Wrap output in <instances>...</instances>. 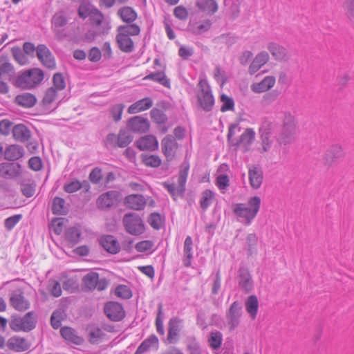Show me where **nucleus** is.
<instances>
[{"instance_id": "obj_1", "label": "nucleus", "mask_w": 354, "mask_h": 354, "mask_svg": "<svg viewBox=\"0 0 354 354\" xmlns=\"http://www.w3.org/2000/svg\"><path fill=\"white\" fill-rule=\"evenodd\" d=\"M261 206L259 196L251 197L245 203L233 205L232 211L239 222L245 225H250L257 216Z\"/></svg>"}, {"instance_id": "obj_2", "label": "nucleus", "mask_w": 354, "mask_h": 354, "mask_svg": "<svg viewBox=\"0 0 354 354\" xmlns=\"http://www.w3.org/2000/svg\"><path fill=\"white\" fill-rule=\"evenodd\" d=\"M44 77L43 71L33 68L19 73L14 80V85L22 89H32L41 84Z\"/></svg>"}, {"instance_id": "obj_3", "label": "nucleus", "mask_w": 354, "mask_h": 354, "mask_svg": "<svg viewBox=\"0 0 354 354\" xmlns=\"http://www.w3.org/2000/svg\"><path fill=\"white\" fill-rule=\"evenodd\" d=\"M297 120L290 113H285L282 127L277 136V141L281 145L292 143L297 135Z\"/></svg>"}, {"instance_id": "obj_4", "label": "nucleus", "mask_w": 354, "mask_h": 354, "mask_svg": "<svg viewBox=\"0 0 354 354\" xmlns=\"http://www.w3.org/2000/svg\"><path fill=\"white\" fill-rule=\"evenodd\" d=\"M122 223L126 231L135 236L140 235L145 232V224L140 216L136 213L124 214Z\"/></svg>"}, {"instance_id": "obj_5", "label": "nucleus", "mask_w": 354, "mask_h": 354, "mask_svg": "<svg viewBox=\"0 0 354 354\" xmlns=\"http://www.w3.org/2000/svg\"><path fill=\"white\" fill-rule=\"evenodd\" d=\"M36 319L33 312H28L24 317L12 316L10 323L15 331H29L35 327Z\"/></svg>"}, {"instance_id": "obj_6", "label": "nucleus", "mask_w": 354, "mask_h": 354, "mask_svg": "<svg viewBox=\"0 0 354 354\" xmlns=\"http://www.w3.org/2000/svg\"><path fill=\"white\" fill-rule=\"evenodd\" d=\"M189 165L188 163L184 162L181 167L178 178V185L176 186L174 184H165V187L167 188L168 192L172 196H180L183 194L185 189V184L187 182V178Z\"/></svg>"}, {"instance_id": "obj_7", "label": "nucleus", "mask_w": 354, "mask_h": 354, "mask_svg": "<svg viewBox=\"0 0 354 354\" xmlns=\"http://www.w3.org/2000/svg\"><path fill=\"white\" fill-rule=\"evenodd\" d=\"M242 315L243 310L241 304L238 301H234L226 311L225 314L227 324L230 330H234L239 326Z\"/></svg>"}, {"instance_id": "obj_8", "label": "nucleus", "mask_w": 354, "mask_h": 354, "mask_svg": "<svg viewBox=\"0 0 354 354\" xmlns=\"http://www.w3.org/2000/svg\"><path fill=\"white\" fill-rule=\"evenodd\" d=\"M201 92L198 93V100L203 110L209 111L212 109L214 100L211 93L209 86L205 80H201L198 82Z\"/></svg>"}, {"instance_id": "obj_9", "label": "nucleus", "mask_w": 354, "mask_h": 354, "mask_svg": "<svg viewBox=\"0 0 354 354\" xmlns=\"http://www.w3.org/2000/svg\"><path fill=\"white\" fill-rule=\"evenodd\" d=\"M259 135L261 146L257 148V151L261 154H264L271 150L273 143L270 124H263L259 129Z\"/></svg>"}, {"instance_id": "obj_10", "label": "nucleus", "mask_w": 354, "mask_h": 354, "mask_svg": "<svg viewBox=\"0 0 354 354\" xmlns=\"http://www.w3.org/2000/svg\"><path fill=\"white\" fill-rule=\"evenodd\" d=\"M239 288L245 294L251 292L254 289V281L249 270L245 267H240L236 277Z\"/></svg>"}, {"instance_id": "obj_11", "label": "nucleus", "mask_w": 354, "mask_h": 354, "mask_svg": "<svg viewBox=\"0 0 354 354\" xmlns=\"http://www.w3.org/2000/svg\"><path fill=\"white\" fill-rule=\"evenodd\" d=\"M10 304L19 311H25L30 307L29 301L25 299L21 289H16L10 293Z\"/></svg>"}, {"instance_id": "obj_12", "label": "nucleus", "mask_w": 354, "mask_h": 354, "mask_svg": "<svg viewBox=\"0 0 354 354\" xmlns=\"http://www.w3.org/2000/svg\"><path fill=\"white\" fill-rule=\"evenodd\" d=\"M183 327V320L175 317L169 322L168 334L167 339L169 344H175L178 339L179 333Z\"/></svg>"}, {"instance_id": "obj_13", "label": "nucleus", "mask_w": 354, "mask_h": 354, "mask_svg": "<svg viewBox=\"0 0 354 354\" xmlns=\"http://www.w3.org/2000/svg\"><path fill=\"white\" fill-rule=\"evenodd\" d=\"M178 147V143L171 135L166 136L161 141L162 152L168 161H171L174 158Z\"/></svg>"}, {"instance_id": "obj_14", "label": "nucleus", "mask_w": 354, "mask_h": 354, "mask_svg": "<svg viewBox=\"0 0 354 354\" xmlns=\"http://www.w3.org/2000/svg\"><path fill=\"white\" fill-rule=\"evenodd\" d=\"M255 135L252 129L248 128L236 140L233 146L241 149L244 152L248 151L255 140Z\"/></svg>"}, {"instance_id": "obj_15", "label": "nucleus", "mask_w": 354, "mask_h": 354, "mask_svg": "<svg viewBox=\"0 0 354 354\" xmlns=\"http://www.w3.org/2000/svg\"><path fill=\"white\" fill-rule=\"evenodd\" d=\"M150 124L147 118L138 115L130 118L127 122V127L136 133H145L149 129Z\"/></svg>"}, {"instance_id": "obj_16", "label": "nucleus", "mask_w": 354, "mask_h": 354, "mask_svg": "<svg viewBox=\"0 0 354 354\" xmlns=\"http://www.w3.org/2000/svg\"><path fill=\"white\" fill-rule=\"evenodd\" d=\"M106 315L112 321L118 322L124 317L125 312L121 304L118 302H109L104 307Z\"/></svg>"}, {"instance_id": "obj_17", "label": "nucleus", "mask_w": 354, "mask_h": 354, "mask_svg": "<svg viewBox=\"0 0 354 354\" xmlns=\"http://www.w3.org/2000/svg\"><path fill=\"white\" fill-rule=\"evenodd\" d=\"M36 53L38 59L44 66L50 69L55 68L56 63L54 56L46 46H37Z\"/></svg>"}, {"instance_id": "obj_18", "label": "nucleus", "mask_w": 354, "mask_h": 354, "mask_svg": "<svg viewBox=\"0 0 354 354\" xmlns=\"http://www.w3.org/2000/svg\"><path fill=\"white\" fill-rule=\"evenodd\" d=\"M89 19L91 25L97 28L100 34H104L111 28L109 24L104 20L103 14L97 8L91 12Z\"/></svg>"}, {"instance_id": "obj_19", "label": "nucleus", "mask_w": 354, "mask_h": 354, "mask_svg": "<svg viewBox=\"0 0 354 354\" xmlns=\"http://www.w3.org/2000/svg\"><path fill=\"white\" fill-rule=\"evenodd\" d=\"M83 283L89 290L97 288V290H102L106 286L104 280H99V275L96 272L86 274L83 278Z\"/></svg>"}, {"instance_id": "obj_20", "label": "nucleus", "mask_w": 354, "mask_h": 354, "mask_svg": "<svg viewBox=\"0 0 354 354\" xmlns=\"http://www.w3.org/2000/svg\"><path fill=\"white\" fill-rule=\"evenodd\" d=\"M140 151H156L158 149L157 138L153 135H147L139 138L136 142Z\"/></svg>"}, {"instance_id": "obj_21", "label": "nucleus", "mask_w": 354, "mask_h": 354, "mask_svg": "<svg viewBox=\"0 0 354 354\" xmlns=\"http://www.w3.org/2000/svg\"><path fill=\"white\" fill-rule=\"evenodd\" d=\"M118 192L109 191L101 194L97 200V205L100 209H107L117 203Z\"/></svg>"}, {"instance_id": "obj_22", "label": "nucleus", "mask_w": 354, "mask_h": 354, "mask_svg": "<svg viewBox=\"0 0 354 354\" xmlns=\"http://www.w3.org/2000/svg\"><path fill=\"white\" fill-rule=\"evenodd\" d=\"M20 165L15 163L3 162L0 164V176L11 179L20 174Z\"/></svg>"}, {"instance_id": "obj_23", "label": "nucleus", "mask_w": 354, "mask_h": 354, "mask_svg": "<svg viewBox=\"0 0 354 354\" xmlns=\"http://www.w3.org/2000/svg\"><path fill=\"white\" fill-rule=\"evenodd\" d=\"M344 155V149L341 145H332L324 154V162L326 165H331L335 160L343 158Z\"/></svg>"}, {"instance_id": "obj_24", "label": "nucleus", "mask_w": 354, "mask_h": 354, "mask_svg": "<svg viewBox=\"0 0 354 354\" xmlns=\"http://www.w3.org/2000/svg\"><path fill=\"white\" fill-rule=\"evenodd\" d=\"M275 82L276 79L274 76H266L261 82L253 83L250 88L255 93H261L272 88Z\"/></svg>"}, {"instance_id": "obj_25", "label": "nucleus", "mask_w": 354, "mask_h": 354, "mask_svg": "<svg viewBox=\"0 0 354 354\" xmlns=\"http://www.w3.org/2000/svg\"><path fill=\"white\" fill-rule=\"evenodd\" d=\"M250 184L254 189H258L261 187L263 182V171L261 168L252 165L248 171Z\"/></svg>"}, {"instance_id": "obj_26", "label": "nucleus", "mask_w": 354, "mask_h": 354, "mask_svg": "<svg viewBox=\"0 0 354 354\" xmlns=\"http://www.w3.org/2000/svg\"><path fill=\"white\" fill-rule=\"evenodd\" d=\"M124 202L127 207L135 210H141L146 205L145 198L140 194L129 195L125 198Z\"/></svg>"}, {"instance_id": "obj_27", "label": "nucleus", "mask_w": 354, "mask_h": 354, "mask_svg": "<svg viewBox=\"0 0 354 354\" xmlns=\"http://www.w3.org/2000/svg\"><path fill=\"white\" fill-rule=\"evenodd\" d=\"M158 345L159 341L158 337L155 335H151L140 344L136 351L135 354H143L144 353L153 349L157 350Z\"/></svg>"}, {"instance_id": "obj_28", "label": "nucleus", "mask_w": 354, "mask_h": 354, "mask_svg": "<svg viewBox=\"0 0 354 354\" xmlns=\"http://www.w3.org/2000/svg\"><path fill=\"white\" fill-rule=\"evenodd\" d=\"M194 257L193 241L191 236L186 237L183 245V263L185 267L192 266V261Z\"/></svg>"}, {"instance_id": "obj_29", "label": "nucleus", "mask_w": 354, "mask_h": 354, "mask_svg": "<svg viewBox=\"0 0 354 354\" xmlns=\"http://www.w3.org/2000/svg\"><path fill=\"white\" fill-rule=\"evenodd\" d=\"M7 346L14 351L23 352L28 350L30 345L26 339L14 336L8 339Z\"/></svg>"}, {"instance_id": "obj_30", "label": "nucleus", "mask_w": 354, "mask_h": 354, "mask_svg": "<svg viewBox=\"0 0 354 354\" xmlns=\"http://www.w3.org/2000/svg\"><path fill=\"white\" fill-rule=\"evenodd\" d=\"M102 246L107 252L111 254H116L120 251V245L114 236L106 235L102 236L100 239Z\"/></svg>"}, {"instance_id": "obj_31", "label": "nucleus", "mask_w": 354, "mask_h": 354, "mask_svg": "<svg viewBox=\"0 0 354 354\" xmlns=\"http://www.w3.org/2000/svg\"><path fill=\"white\" fill-rule=\"evenodd\" d=\"M153 105V101L150 97H145L132 104L128 108L129 114H135L150 109Z\"/></svg>"}, {"instance_id": "obj_32", "label": "nucleus", "mask_w": 354, "mask_h": 354, "mask_svg": "<svg viewBox=\"0 0 354 354\" xmlns=\"http://www.w3.org/2000/svg\"><path fill=\"white\" fill-rule=\"evenodd\" d=\"M12 135L17 141L24 142L28 140L31 136V133L26 125L19 124L13 127Z\"/></svg>"}, {"instance_id": "obj_33", "label": "nucleus", "mask_w": 354, "mask_h": 354, "mask_svg": "<svg viewBox=\"0 0 354 354\" xmlns=\"http://www.w3.org/2000/svg\"><path fill=\"white\" fill-rule=\"evenodd\" d=\"M196 6L200 11L209 15L216 12L218 8L215 0H197Z\"/></svg>"}, {"instance_id": "obj_34", "label": "nucleus", "mask_w": 354, "mask_h": 354, "mask_svg": "<svg viewBox=\"0 0 354 354\" xmlns=\"http://www.w3.org/2000/svg\"><path fill=\"white\" fill-rule=\"evenodd\" d=\"M15 73L12 65L7 62L0 61V79L8 80L14 84Z\"/></svg>"}, {"instance_id": "obj_35", "label": "nucleus", "mask_w": 354, "mask_h": 354, "mask_svg": "<svg viewBox=\"0 0 354 354\" xmlns=\"http://www.w3.org/2000/svg\"><path fill=\"white\" fill-rule=\"evenodd\" d=\"M247 313L252 319H255L259 310V301L256 295L249 296L245 301Z\"/></svg>"}, {"instance_id": "obj_36", "label": "nucleus", "mask_w": 354, "mask_h": 354, "mask_svg": "<svg viewBox=\"0 0 354 354\" xmlns=\"http://www.w3.org/2000/svg\"><path fill=\"white\" fill-rule=\"evenodd\" d=\"M269 55L266 52H262L259 53L250 66H249L248 71L249 73L252 75L255 73L257 71H259V69L263 66L268 60Z\"/></svg>"}, {"instance_id": "obj_37", "label": "nucleus", "mask_w": 354, "mask_h": 354, "mask_svg": "<svg viewBox=\"0 0 354 354\" xmlns=\"http://www.w3.org/2000/svg\"><path fill=\"white\" fill-rule=\"evenodd\" d=\"M24 149L17 145L8 146L4 152L5 158L8 160H16L19 159L24 155Z\"/></svg>"}, {"instance_id": "obj_38", "label": "nucleus", "mask_w": 354, "mask_h": 354, "mask_svg": "<svg viewBox=\"0 0 354 354\" xmlns=\"http://www.w3.org/2000/svg\"><path fill=\"white\" fill-rule=\"evenodd\" d=\"M37 102L35 96L29 93H24L15 97V102L25 108L33 106Z\"/></svg>"}, {"instance_id": "obj_39", "label": "nucleus", "mask_w": 354, "mask_h": 354, "mask_svg": "<svg viewBox=\"0 0 354 354\" xmlns=\"http://www.w3.org/2000/svg\"><path fill=\"white\" fill-rule=\"evenodd\" d=\"M118 15L122 20L127 24L133 22L137 18V13L133 8L129 6H124L119 9Z\"/></svg>"}, {"instance_id": "obj_40", "label": "nucleus", "mask_w": 354, "mask_h": 354, "mask_svg": "<svg viewBox=\"0 0 354 354\" xmlns=\"http://www.w3.org/2000/svg\"><path fill=\"white\" fill-rule=\"evenodd\" d=\"M270 51L278 60H286L290 57L288 51L283 46H270Z\"/></svg>"}, {"instance_id": "obj_41", "label": "nucleus", "mask_w": 354, "mask_h": 354, "mask_svg": "<svg viewBox=\"0 0 354 354\" xmlns=\"http://www.w3.org/2000/svg\"><path fill=\"white\" fill-rule=\"evenodd\" d=\"M52 212L54 214L63 215L66 214L67 209L65 201L59 197H55L53 201Z\"/></svg>"}, {"instance_id": "obj_42", "label": "nucleus", "mask_w": 354, "mask_h": 354, "mask_svg": "<svg viewBox=\"0 0 354 354\" xmlns=\"http://www.w3.org/2000/svg\"><path fill=\"white\" fill-rule=\"evenodd\" d=\"M145 79L152 80L160 83L165 87H169V80L167 78L163 72L151 73L147 75Z\"/></svg>"}, {"instance_id": "obj_43", "label": "nucleus", "mask_w": 354, "mask_h": 354, "mask_svg": "<svg viewBox=\"0 0 354 354\" xmlns=\"http://www.w3.org/2000/svg\"><path fill=\"white\" fill-rule=\"evenodd\" d=\"M133 140L132 136L126 130H120L118 135V145L119 147H125Z\"/></svg>"}, {"instance_id": "obj_44", "label": "nucleus", "mask_w": 354, "mask_h": 354, "mask_svg": "<svg viewBox=\"0 0 354 354\" xmlns=\"http://www.w3.org/2000/svg\"><path fill=\"white\" fill-rule=\"evenodd\" d=\"M142 162L147 167H158L162 162L160 158L157 155H143Z\"/></svg>"}, {"instance_id": "obj_45", "label": "nucleus", "mask_w": 354, "mask_h": 354, "mask_svg": "<svg viewBox=\"0 0 354 354\" xmlns=\"http://www.w3.org/2000/svg\"><path fill=\"white\" fill-rule=\"evenodd\" d=\"M53 86L50 87L54 90L60 92L66 87V82L62 74L57 73L54 74L53 77Z\"/></svg>"}, {"instance_id": "obj_46", "label": "nucleus", "mask_w": 354, "mask_h": 354, "mask_svg": "<svg viewBox=\"0 0 354 354\" xmlns=\"http://www.w3.org/2000/svg\"><path fill=\"white\" fill-rule=\"evenodd\" d=\"M68 19L64 12L55 13L52 18V24L54 28H62L66 25Z\"/></svg>"}, {"instance_id": "obj_47", "label": "nucleus", "mask_w": 354, "mask_h": 354, "mask_svg": "<svg viewBox=\"0 0 354 354\" xmlns=\"http://www.w3.org/2000/svg\"><path fill=\"white\" fill-rule=\"evenodd\" d=\"M12 53L15 59L20 64L25 65L28 63V57L21 48L15 46L12 48Z\"/></svg>"}, {"instance_id": "obj_48", "label": "nucleus", "mask_w": 354, "mask_h": 354, "mask_svg": "<svg viewBox=\"0 0 354 354\" xmlns=\"http://www.w3.org/2000/svg\"><path fill=\"white\" fill-rule=\"evenodd\" d=\"M62 336L66 340L71 341L75 344H79L80 342V337L75 334L73 328L69 327H64L60 330Z\"/></svg>"}, {"instance_id": "obj_49", "label": "nucleus", "mask_w": 354, "mask_h": 354, "mask_svg": "<svg viewBox=\"0 0 354 354\" xmlns=\"http://www.w3.org/2000/svg\"><path fill=\"white\" fill-rule=\"evenodd\" d=\"M58 95V91L54 90L53 88H51L50 87L48 88L46 90L45 95L43 97V104L45 106L48 107L57 99Z\"/></svg>"}, {"instance_id": "obj_50", "label": "nucleus", "mask_w": 354, "mask_h": 354, "mask_svg": "<svg viewBox=\"0 0 354 354\" xmlns=\"http://www.w3.org/2000/svg\"><path fill=\"white\" fill-rule=\"evenodd\" d=\"M80 230L75 227H71L66 232V239L72 243H77L80 241Z\"/></svg>"}, {"instance_id": "obj_51", "label": "nucleus", "mask_w": 354, "mask_h": 354, "mask_svg": "<svg viewBox=\"0 0 354 354\" xmlns=\"http://www.w3.org/2000/svg\"><path fill=\"white\" fill-rule=\"evenodd\" d=\"M218 43L232 44L241 41L240 38L236 36L234 33L228 32L227 34H223L218 37Z\"/></svg>"}, {"instance_id": "obj_52", "label": "nucleus", "mask_w": 354, "mask_h": 354, "mask_svg": "<svg viewBox=\"0 0 354 354\" xmlns=\"http://www.w3.org/2000/svg\"><path fill=\"white\" fill-rule=\"evenodd\" d=\"M222 334L219 331L215 330L211 332L209 338V346L214 349L218 348L222 343Z\"/></svg>"}, {"instance_id": "obj_53", "label": "nucleus", "mask_w": 354, "mask_h": 354, "mask_svg": "<svg viewBox=\"0 0 354 354\" xmlns=\"http://www.w3.org/2000/svg\"><path fill=\"white\" fill-rule=\"evenodd\" d=\"M211 26V23L208 21L205 22H197L191 25V30L194 34L200 35L207 31Z\"/></svg>"}, {"instance_id": "obj_54", "label": "nucleus", "mask_w": 354, "mask_h": 354, "mask_svg": "<svg viewBox=\"0 0 354 354\" xmlns=\"http://www.w3.org/2000/svg\"><path fill=\"white\" fill-rule=\"evenodd\" d=\"M214 77L221 86L225 84L227 81L226 72L218 65L216 66L214 68Z\"/></svg>"}, {"instance_id": "obj_55", "label": "nucleus", "mask_w": 354, "mask_h": 354, "mask_svg": "<svg viewBox=\"0 0 354 354\" xmlns=\"http://www.w3.org/2000/svg\"><path fill=\"white\" fill-rule=\"evenodd\" d=\"M93 6L87 3H82L78 8V15L80 18L85 19L90 17L91 12L95 9Z\"/></svg>"}, {"instance_id": "obj_56", "label": "nucleus", "mask_w": 354, "mask_h": 354, "mask_svg": "<svg viewBox=\"0 0 354 354\" xmlns=\"http://www.w3.org/2000/svg\"><path fill=\"white\" fill-rule=\"evenodd\" d=\"M221 101L222 102V106L221 107V111L225 112L226 111H231L234 109V100L232 98L225 95H222L221 96Z\"/></svg>"}, {"instance_id": "obj_57", "label": "nucleus", "mask_w": 354, "mask_h": 354, "mask_svg": "<svg viewBox=\"0 0 354 354\" xmlns=\"http://www.w3.org/2000/svg\"><path fill=\"white\" fill-rule=\"evenodd\" d=\"M213 198V193L212 191L207 189L204 191L202 194V197L201 199V207L203 209H206L211 204L212 199Z\"/></svg>"}, {"instance_id": "obj_58", "label": "nucleus", "mask_w": 354, "mask_h": 354, "mask_svg": "<svg viewBox=\"0 0 354 354\" xmlns=\"http://www.w3.org/2000/svg\"><path fill=\"white\" fill-rule=\"evenodd\" d=\"M115 295L122 299H129L132 294L131 290L124 285L118 286L115 290Z\"/></svg>"}, {"instance_id": "obj_59", "label": "nucleus", "mask_w": 354, "mask_h": 354, "mask_svg": "<svg viewBox=\"0 0 354 354\" xmlns=\"http://www.w3.org/2000/svg\"><path fill=\"white\" fill-rule=\"evenodd\" d=\"M21 214H15L7 218L4 221L5 227L8 230H11L21 219Z\"/></svg>"}, {"instance_id": "obj_60", "label": "nucleus", "mask_w": 354, "mask_h": 354, "mask_svg": "<svg viewBox=\"0 0 354 354\" xmlns=\"http://www.w3.org/2000/svg\"><path fill=\"white\" fill-rule=\"evenodd\" d=\"M48 289L51 295L55 297H58L62 295L60 283L56 281H49Z\"/></svg>"}, {"instance_id": "obj_61", "label": "nucleus", "mask_w": 354, "mask_h": 354, "mask_svg": "<svg viewBox=\"0 0 354 354\" xmlns=\"http://www.w3.org/2000/svg\"><path fill=\"white\" fill-rule=\"evenodd\" d=\"M148 222L149 225L156 230H158L162 226V218L159 214L152 213L151 214Z\"/></svg>"}, {"instance_id": "obj_62", "label": "nucleus", "mask_w": 354, "mask_h": 354, "mask_svg": "<svg viewBox=\"0 0 354 354\" xmlns=\"http://www.w3.org/2000/svg\"><path fill=\"white\" fill-rule=\"evenodd\" d=\"M151 118L158 124H162L167 120V116L162 111L153 109L150 112Z\"/></svg>"}, {"instance_id": "obj_63", "label": "nucleus", "mask_w": 354, "mask_h": 354, "mask_svg": "<svg viewBox=\"0 0 354 354\" xmlns=\"http://www.w3.org/2000/svg\"><path fill=\"white\" fill-rule=\"evenodd\" d=\"M119 28L121 29L124 32L128 34L129 36L138 35L140 31L139 26L136 24L121 26L119 27Z\"/></svg>"}, {"instance_id": "obj_64", "label": "nucleus", "mask_w": 354, "mask_h": 354, "mask_svg": "<svg viewBox=\"0 0 354 354\" xmlns=\"http://www.w3.org/2000/svg\"><path fill=\"white\" fill-rule=\"evenodd\" d=\"M230 185V179L225 174L219 175L216 178V185L224 193V191Z\"/></svg>"}]
</instances>
